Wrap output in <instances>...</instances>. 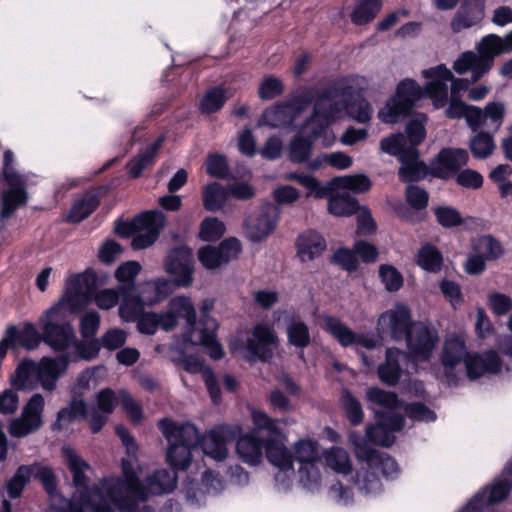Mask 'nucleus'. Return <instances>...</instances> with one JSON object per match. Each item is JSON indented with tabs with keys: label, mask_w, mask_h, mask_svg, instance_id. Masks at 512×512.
<instances>
[{
	"label": "nucleus",
	"mask_w": 512,
	"mask_h": 512,
	"mask_svg": "<svg viewBox=\"0 0 512 512\" xmlns=\"http://www.w3.org/2000/svg\"><path fill=\"white\" fill-rule=\"evenodd\" d=\"M62 454L72 474L73 485L80 491V496L78 501H67L58 512H68L71 506L80 507L82 512H113L101 488L89 486V478L86 475V471L90 469L89 463L69 446L62 448Z\"/></svg>",
	"instance_id": "obj_1"
},
{
	"label": "nucleus",
	"mask_w": 512,
	"mask_h": 512,
	"mask_svg": "<svg viewBox=\"0 0 512 512\" xmlns=\"http://www.w3.org/2000/svg\"><path fill=\"white\" fill-rule=\"evenodd\" d=\"M168 308L176 319H185L186 330L183 333V340L192 346L201 345L207 349L208 355L214 360H220L224 356V350L217 340L216 323L213 329L206 327V322L211 320L208 315L201 319L203 327L196 328V310L189 297L175 296L169 300Z\"/></svg>",
	"instance_id": "obj_2"
},
{
	"label": "nucleus",
	"mask_w": 512,
	"mask_h": 512,
	"mask_svg": "<svg viewBox=\"0 0 512 512\" xmlns=\"http://www.w3.org/2000/svg\"><path fill=\"white\" fill-rule=\"evenodd\" d=\"M429 98L426 88L421 87L414 79L405 78L398 82L395 93L379 110V119L386 124H396L401 119L410 116L416 103Z\"/></svg>",
	"instance_id": "obj_3"
},
{
	"label": "nucleus",
	"mask_w": 512,
	"mask_h": 512,
	"mask_svg": "<svg viewBox=\"0 0 512 512\" xmlns=\"http://www.w3.org/2000/svg\"><path fill=\"white\" fill-rule=\"evenodd\" d=\"M42 341L59 354L67 351L76 342L73 325L66 317V310L60 304H54L40 318Z\"/></svg>",
	"instance_id": "obj_4"
},
{
	"label": "nucleus",
	"mask_w": 512,
	"mask_h": 512,
	"mask_svg": "<svg viewBox=\"0 0 512 512\" xmlns=\"http://www.w3.org/2000/svg\"><path fill=\"white\" fill-rule=\"evenodd\" d=\"M288 179L305 187L317 199L328 198L327 209L331 215L337 217L351 216L360 210L361 205L354 196H351L349 193H337L334 195L329 185H322L312 175L293 172L288 175Z\"/></svg>",
	"instance_id": "obj_5"
},
{
	"label": "nucleus",
	"mask_w": 512,
	"mask_h": 512,
	"mask_svg": "<svg viewBox=\"0 0 512 512\" xmlns=\"http://www.w3.org/2000/svg\"><path fill=\"white\" fill-rule=\"evenodd\" d=\"M353 92V86L343 81H335L328 87L315 92L312 114L308 117V121L313 120H330L335 121L336 116L342 111V100L337 98L349 96Z\"/></svg>",
	"instance_id": "obj_6"
},
{
	"label": "nucleus",
	"mask_w": 512,
	"mask_h": 512,
	"mask_svg": "<svg viewBox=\"0 0 512 512\" xmlns=\"http://www.w3.org/2000/svg\"><path fill=\"white\" fill-rule=\"evenodd\" d=\"M438 330L429 322L416 321L406 338V347L415 361H428L439 343Z\"/></svg>",
	"instance_id": "obj_7"
},
{
	"label": "nucleus",
	"mask_w": 512,
	"mask_h": 512,
	"mask_svg": "<svg viewBox=\"0 0 512 512\" xmlns=\"http://www.w3.org/2000/svg\"><path fill=\"white\" fill-rule=\"evenodd\" d=\"M241 432L239 425H216L201 438L200 447L208 457L223 461L228 456L227 444L234 442Z\"/></svg>",
	"instance_id": "obj_8"
},
{
	"label": "nucleus",
	"mask_w": 512,
	"mask_h": 512,
	"mask_svg": "<svg viewBox=\"0 0 512 512\" xmlns=\"http://www.w3.org/2000/svg\"><path fill=\"white\" fill-rule=\"evenodd\" d=\"M242 252V244L236 237H228L218 245H205L199 248L197 257L207 270H215L236 260Z\"/></svg>",
	"instance_id": "obj_9"
},
{
	"label": "nucleus",
	"mask_w": 512,
	"mask_h": 512,
	"mask_svg": "<svg viewBox=\"0 0 512 512\" xmlns=\"http://www.w3.org/2000/svg\"><path fill=\"white\" fill-rule=\"evenodd\" d=\"M164 268L168 274L175 278L177 287H189L193 282L194 273L192 249L186 245L170 249L164 259Z\"/></svg>",
	"instance_id": "obj_10"
},
{
	"label": "nucleus",
	"mask_w": 512,
	"mask_h": 512,
	"mask_svg": "<svg viewBox=\"0 0 512 512\" xmlns=\"http://www.w3.org/2000/svg\"><path fill=\"white\" fill-rule=\"evenodd\" d=\"M98 277L92 268L84 272L72 275L66 280L64 295L56 304H60L65 310L74 311L85 293L92 295L97 292Z\"/></svg>",
	"instance_id": "obj_11"
},
{
	"label": "nucleus",
	"mask_w": 512,
	"mask_h": 512,
	"mask_svg": "<svg viewBox=\"0 0 512 512\" xmlns=\"http://www.w3.org/2000/svg\"><path fill=\"white\" fill-rule=\"evenodd\" d=\"M512 491V479L499 475L490 486L477 492L466 504L469 512H484L490 505L504 501Z\"/></svg>",
	"instance_id": "obj_12"
},
{
	"label": "nucleus",
	"mask_w": 512,
	"mask_h": 512,
	"mask_svg": "<svg viewBox=\"0 0 512 512\" xmlns=\"http://www.w3.org/2000/svg\"><path fill=\"white\" fill-rule=\"evenodd\" d=\"M380 325H387L390 338L395 342L406 340L412 326L416 321L412 318L411 309L405 305L398 303L393 309L382 313L378 320Z\"/></svg>",
	"instance_id": "obj_13"
},
{
	"label": "nucleus",
	"mask_w": 512,
	"mask_h": 512,
	"mask_svg": "<svg viewBox=\"0 0 512 512\" xmlns=\"http://www.w3.org/2000/svg\"><path fill=\"white\" fill-rule=\"evenodd\" d=\"M468 153L462 148H442L430 163V175L447 180L467 164Z\"/></svg>",
	"instance_id": "obj_14"
},
{
	"label": "nucleus",
	"mask_w": 512,
	"mask_h": 512,
	"mask_svg": "<svg viewBox=\"0 0 512 512\" xmlns=\"http://www.w3.org/2000/svg\"><path fill=\"white\" fill-rule=\"evenodd\" d=\"M469 354L462 336L454 335L446 339L440 359L444 368V376L449 385L457 386L459 384L460 378L455 368L460 362H465V358Z\"/></svg>",
	"instance_id": "obj_15"
},
{
	"label": "nucleus",
	"mask_w": 512,
	"mask_h": 512,
	"mask_svg": "<svg viewBox=\"0 0 512 512\" xmlns=\"http://www.w3.org/2000/svg\"><path fill=\"white\" fill-rule=\"evenodd\" d=\"M5 181L9 189L1 195L0 220L9 219L14 212L28 201L25 183L18 173H5Z\"/></svg>",
	"instance_id": "obj_16"
},
{
	"label": "nucleus",
	"mask_w": 512,
	"mask_h": 512,
	"mask_svg": "<svg viewBox=\"0 0 512 512\" xmlns=\"http://www.w3.org/2000/svg\"><path fill=\"white\" fill-rule=\"evenodd\" d=\"M422 76L430 79L425 84L426 92L432 100L433 106L437 109L442 108L448 101L447 82L453 79L452 72L444 65L439 64L435 67L424 69Z\"/></svg>",
	"instance_id": "obj_17"
},
{
	"label": "nucleus",
	"mask_w": 512,
	"mask_h": 512,
	"mask_svg": "<svg viewBox=\"0 0 512 512\" xmlns=\"http://www.w3.org/2000/svg\"><path fill=\"white\" fill-rule=\"evenodd\" d=\"M253 339H248L246 349L254 360L269 362L273 357L271 345H276L278 336L271 326L266 323H258L252 330Z\"/></svg>",
	"instance_id": "obj_18"
},
{
	"label": "nucleus",
	"mask_w": 512,
	"mask_h": 512,
	"mask_svg": "<svg viewBox=\"0 0 512 512\" xmlns=\"http://www.w3.org/2000/svg\"><path fill=\"white\" fill-rule=\"evenodd\" d=\"M279 218L280 209L276 205L272 203L264 204L255 220L246 223L249 239L253 242L264 241L276 229Z\"/></svg>",
	"instance_id": "obj_19"
},
{
	"label": "nucleus",
	"mask_w": 512,
	"mask_h": 512,
	"mask_svg": "<svg viewBox=\"0 0 512 512\" xmlns=\"http://www.w3.org/2000/svg\"><path fill=\"white\" fill-rule=\"evenodd\" d=\"M70 363L68 353L55 357H43L37 368V378L44 390L53 391L58 379L66 372Z\"/></svg>",
	"instance_id": "obj_20"
},
{
	"label": "nucleus",
	"mask_w": 512,
	"mask_h": 512,
	"mask_svg": "<svg viewBox=\"0 0 512 512\" xmlns=\"http://www.w3.org/2000/svg\"><path fill=\"white\" fill-rule=\"evenodd\" d=\"M485 2L486 0H462L450 22L451 30L460 33L479 24L485 15Z\"/></svg>",
	"instance_id": "obj_21"
},
{
	"label": "nucleus",
	"mask_w": 512,
	"mask_h": 512,
	"mask_svg": "<svg viewBox=\"0 0 512 512\" xmlns=\"http://www.w3.org/2000/svg\"><path fill=\"white\" fill-rule=\"evenodd\" d=\"M464 364L470 380H477L485 374H497L502 367V361L494 350H488L483 354H469Z\"/></svg>",
	"instance_id": "obj_22"
},
{
	"label": "nucleus",
	"mask_w": 512,
	"mask_h": 512,
	"mask_svg": "<svg viewBox=\"0 0 512 512\" xmlns=\"http://www.w3.org/2000/svg\"><path fill=\"white\" fill-rule=\"evenodd\" d=\"M326 248L325 238L314 229L301 232L295 240L296 255L303 263L319 258Z\"/></svg>",
	"instance_id": "obj_23"
},
{
	"label": "nucleus",
	"mask_w": 512,
	"mask_h": 512,
	"mask_svg": "<svg viewBox=\"0 0 512 512\" xmlns=\"http://www.w3.org/2000/svg\"><path fill=\"white\" fill-rule=\"evenodd\" d=\"M325 330L331 334L343 347L353 344L361 345L367 349L375 347V341L363 334H357L342 323L338 318L327 316L324 319Z\"/></svg>",
	"instance_id": "obj_24"
},
{
	"label": "nucleus",
	"mask_w": 512,
	"mask_h": 512,
	"mask_svg": "<svg viewBox=\"0 0 512 512\" xmlns=\"http://www.w3.org/2000/svg\"><path fill=\"white\" fill-rule=\"evenodd\" d=\"M356 456L358 459L366 461L370 467L380 468L386 478H394L398 474L397 461L387 453L363 444L357 446Z\"/></svg>",
	"instance_id": "obj_25"
},
{
	"label": "nucleus",
	"mask_w": 512,
	"mask_h": 512,
	"mask_svg": "<svg viewBox=\"0 0 512 512\" xmlns=\"http://www.w3.org/2000/svg\"><path fill=\"white\" fill-rule=\"evenodd\" d=\"M236 451L239 458L249 465H257L262 460V451L265 449L266 439L257 433L239 434L236 438Z\"/></svg>",
	"instance_id": "obj_26"
},
{
	"label": "nucleus",
	"mask_w": 512,
	"mask_h": 512,
	"mask_svg": "<svg viewBox=\"0 0 512 512\" xmlns=\"http://www.w3.org/2000/svg\"><path fill=\"white\" fill-rule=\"evenodd\" d=\"M287 437L284 433L266 439L265 453L267 460L281 471L293 468L294 456L286 447Z\"/></svg>",
	"instance_id": "obj_27"
},
{
	"label": "nucleus",
	"mask_w": 512,
	"mask_h": 512,
	"mask_svg": "<svg viewBox=\"0 0 512 512\" xmlns=\"http://www.w3.org/2000/svg\"><path fill=\"white\" fill-rule=\"evenodd\" d=\"M100 195L96 189L85 191L74 200L65 216L67 223L77 224L88 218L100 205Z\"/></svg>",
	"instance_id": "obj_28"
},
{
	"label": "nucleus",
	"mask_w": 512,
	"mask_h": 512,
	"mask_svg": "<svg viewBox=\"0 0 512 512\" xmlns=\"http://www.w3.org/2000/svg\"><path fill=\"white\" fill-rule=\"evenodd\" d=\"M403 352L399 348H387L385 361L377 368L379 380L387 386H396L402 376L403 369L400 364Z\"/></svg>",
	"instance_id": "obj_29"
},
{
	"label": "nucleus",
	"mask_w": 512,
	"mask_h": 512,
	"mask_svg": "<svg viewBox=\"0 0 512 512\" xmlns=\"http://www.w3.org/2000/svg\"><path fill=\"white\" fill-rule=\"evenodd\" d=\"M294 458L301 463L300 472H307V479L314 478L319 476V472L317 470L310 471L308 467L313 468V465L320 461L319 449L317 442L311 439H300L295 444V454Z\"/></svg>",
	"instance_id": "obj_30"
},
{
	"label": "nucleus",
	"mask_w": 512,
	"mask_h": 512,
	"mask_svg": "<svg viewBox=\"0 0 512 512\" xmlns=\"http://www.w3.org/2000/svg\"><path fill=\"white\" fill-rule=\"evenodd\" d=\"M164 140V135L159 136L153 143L149 144L142 152L127 163V170L130 178L138 179L142 175L143 170L153 164Z\"/></svg>",
	"instance_id": "obj_31"
},
{
	"label": "nucleus",
	"mask_w": 512,
	"mask_h": 512,
	"mask_svg": "<svg viewBox=\"0 0 512 512\" xmlns=\"http://www.w3.org/2000/svg\"><path fill=\"white\" fill-rule=\"evenodd\" d=\"M358 123H367L372 117V106L360 93L353 92L349 96H342V110Z\"/></svg>",
	"instance_id": "obj_32"
},
{
	"label": "nucleus",
	"mask_w": 512,
	"mask_h": 512,
	"mask_svg": "<svg viewBox=\"0 0 512 512\" xmlns=\"http://www.w3.org/2000/svg\"><path fill=\"white\" fill-rule=\"evenodd\" d=\"M296 117L287 100L279 102L263 111L260 123L272 128H278L290 124Z\"/></svg>",
	"instance_id": "obj_33"
},
{
	"label": "nucleus",
	"mask_w": 512,
	"mask_h": 512,
	"mask_svg": "<svg viewBox=\"0 0 512 512\" xmlns=\"http://www.w3.org/2000/svg\"><path fill=\"white\" fill-rule=\"evenodd\" d=\"M88 417V406L82 398L73 397L68 406L61 408L57 412V419L53 423V430H61L62 423H72L77 418L86 419Z\"/></svg>",
	"instance_id": "obj_34"
},
{
	"label": "nucleus",
	"mask_w": 512,
	"mask_h": 512,
	"mask_svg": "<svg viewBox=\"0 0 512 512\" xmlns=\"http://www.w3.org/2000/svg\"><path fill=\"white\" fill-rule=\"evenodd\" d=\"M286 335L288 344L300 350H304L311 343L308 325L295 316H291L287 321Z\"/></svg>",
	"instance_id": "obj_35"
},
{
	"label": "nucleus",
	"mask_w": 512,
	"mask_h": 512,
	"mask_svg": "<svg viewBox=\"0 0 512 512\" xmlns=\"http://www.w3.org/2000/svg\"><path fill=\"white\" fill-rule=\"evenodd\" d=\"M177 471L173 469L155 470L147 478L150 491L156 495L172 492L177 486Z\"/></svg>",
	"instance_id": "obj_36"
},
{
	"label": "nucleus",
	"mask_w": 512,
	"mask_h": 512,
	"mask_svg": "<svg viewBox=\"0 0 512 512\" xmlns=\"http://www.w3.org/2000/svg\"><path fill=\"white\" fill-rule=\"evenodd\" d=\"M416 264L425 271L438 273L443 266V255L435 245L425 243L416 254Z\"/></svg>",
	"instance_id": "obj_37"
},
{
	"label": "nucleus",
	"mask_w": 512,
	"mask_h": 512,
	"mask_svg": "<svg viewBox=\"0 0 512 512\" xmlns=\"http://www.w3.org/2000/svg\"><path fill=\"white\" fill-rule=\"evenodd\" d=\"M383 6L382 0H358L350 15L351 22L357 26L371 23Z\"/></svg>",
	"instance_id": "obj_38"
},
{
	"label": "nucleus",
	"mask_w": 512,
	"mask_h": 512,
	"mask_svg": "<svg viewBox=\"0 0 512 512\" xmlns=\"http://www.w3.org/2000/svg\"><path fill=\"white\" fill-rule=\"evenodd\" d=\"M340 405L351 426L356 427L363 423L364 412L362 405L347 388H344L341 392Z\"/></svg>",
	"instance_id": "obj_39"
},
{
	"label": "nucleus",
	"mask_w": 512,
	"mask_h": 512,
	"mask_svg": "<svg viewBox=\"0 0 512 512\" xmlns=\"http://www.w3.org/2000/svg\"><path fill=\"white\" fill-rule=\"evenodd\" d=\"M138 232L160 234L166 223V217L160 210H146L135 215Z\"/></svg>",
	"instance_id": "obj_40"
},
{
	"label": "nucleus",
	"mask_w": 512,
	"mask_h": 512,
	"mask_svg": "<svg viewBox=\"0 0 512 512\" xmlns=\"http://www.w3.org/2000/svg\"><path fill=\"white\" fill-rule=\"evenodd\" d=\"M140 271V263L134 260L122 263L115 270L114 276L120 283V293L135 292V279Z\"/></svg>",
	"instance_id": "obj_41"
},
{
	"label": "nucleus",
	"mask_w": 512,
	"mask_h": 512,
	"mask_svg": "<svg viewBox=\"0 0 512 512\" xmlns=\"http://www.w3.org/2000/svg\"><path fill=\"white\" fill-rule=\"evenodd\" d=\"M121 303L119 307V314L122 319L126 321L135 320L140 316L143 305H147V297L143 292L142 295H137L135 292L121 293Z\"/></svg>",
	"instance_id": "obj_42"
},
{
	"label": "nucleus",
	"mask_w": 512,
	"mask_h": 512,
	"mask_svg": "<svg viewBox=\"0 0 512 512\" xmlns=\"http://www.w3.org/2000/svg\"><path fill=\"white\" fill-rule=\"evenodd\" d=\"M496 148L494 136L488 131H477L470 138L469 149L475 159H486L491 156Z\"/></svg>",
	"instance_id": "obj_43"
},
{
	"label": "nucleus",
	"mask_w": 512,
	"mask_h": 512,
	"mask_svg": "<svg viewBox=\"0 0 512 512\" xmlns=\"http://www.w3.org/2000/svg\"><path fill=\"white\" fill-rule=\"evenodd\" d=\"M192 448L181 445L179 443L171 442L168 445L166 453V461L173 470L185 471L192 461Z\"/></svg>",
	"instance_id": "obj_44"
},
{
	"label": "nucleus",
	"mask_w": 512,
	"mask_h": 512,
	"mask_svg": "<svg viewBox=\"0 0 512 512\" xmlns=\"http://www.w3.org/2000/svg\"><path fill=\"white\" fill-rule=\"evenodd\" d=\"M227 196V190L220 183L207 184L202 191L204 209L210 212L218 211L224 205Z\"/></svg>",
	"instance_id": "obj_45"
},
{
	"label": "nucleus",
	"mask_w": 512,
	"mask_h": 512,
	"mask_svg": "<svg viewBox=\"0 0 512 512\" xmlns=\"http://www.w3.org/2000/svg\"><path fill=\"white\" fill-rule=\"evenodd\" d=\"M313 147L311 140L298 132L290 140L288 158L292 163H305L309 160Z\"/></svg>",
	"instance_id": "obj_46"
},
{
	"label": "nucleus",
	"mask_w": 512,
	"mask_h": 512,
	"mask_svg": "<svg viewBox=\"0 0 512 512\" xmlns=\"http://www.w3.org/2000/svg\"><path fill=\"white\" fill-rule=\"evenodd\" d=\"M31 478L36 479L41 484L43 490L49 495L54 496L57 492V477L54 470L47 465L39 462L30 464Z\"/></svg>",
	"instance_id": "obj_47"
},
{
	"label": "nucleus",
	"mask_w": 512,
	"mask_h": 512,
	"mask_svg": "<svg viewBox=\"0 0 512 512\" xmlns=\"http://www.w3.org/2000/svg\"><path fill=\"white\" fill-rule=\"evenodd\" d=\"M436 222L444 229L460 227L464 224V218L460 211L449 205H436L431 208Z\"/></svg>",
	"instance_id": "obj_48"
},
{
	"label": "nucleus",
	"mask_w": 512,
	"mask_h": 512,
	"mask_svg": "<svg viewBox=\"0 0 512 512\" xmlns=\"http://www.w3.org/2000/svg\"><path fill=\"white\" fill-rule=\"evenodd\" d=\"M177 286L175 282V278L173 280L169 279H157L154 281H150L146 283L144 293L151 292L152 296H146L147 297V305H154L162 300H164L166 297H168L170 294L173 293L175 287Z\"/></svg>",
	"instance_id": "obj_49"
},
{
	"label": "nucleus",
	"mask_w": 512,
	"mask_h": 512,
	"mask_svg": "<svg viewBox=\"0 0 512 512\" xmlns=\"http://www.w3.org/2000/svg\"><path fill=\"white\" fill-rule=\"evenodd\" d=\"M31 466L22 464L20 465L14 475L6 483V491L10 499L19 498L25 487L31 480Z\"/></svg>",
	"instance_id": "obj_50"
},
{
	"label": "nucleus",
	"mask_w": 512,
	"mask_h": 512,
	"mask_svg": "<svg viewBox=\"0 0 512 512\" xmlns=\"http://www.w3.org/2000/svg\"><path fill=\"white\" fill-rule=\"evenodd\" d=\"M12 340L16 346H21L26 350L36 349L42 341V333L40 334L31 322H26L22 330H18L13 334Z\"/></svg>",
	"instance_id": "obj_51"
},
{
	"label": "nucleus",
	"mask_w": 512,
	"mask_h": 512,
	"mask_svg": "<svg viewBox=\"0 0 512 512\" xmlns=\"http://www.w3.org/2000/svg\"><path fill=\"white\" fill-rule=\"evenodd\" d=\"M489 44L490 42H488L487 38L484 36L477 47L479 55L477 56L475 54L472 66V69H476L481 72L482 75L489 72L493 66L495 57L500 55L497 50L492 48Z\"/></svg>",
	"instance_id": "obj_52"
},
{
	"label": "nucleus",
	"mask_w": 512,
	"mask_h": 512,
	"mask_svg": "<svg viewBox=\"0 0 512 512\" xmlns=\"http://www.w3.org/2000/svg\"><path fill=\"white\" fill-rule=\"evenodd\" d=\"M123 483L127 486V494H132L142 500L146 499V489L138 478L131 461L123 458L121 461Z\"/></svg>",
	"instance_id": "obj_53"
},
{
	"label": "nucleus",
	"mask_w": 512,
	"mask_h": 512,
	"mask_svg": "<svg viewBox=\"0 0 512 512\" xmlns=\"http://www.w3.org/2000/svg\"><path fill=\"white\" fill-rule=\"evenodd\" d=\"M45 401L44 397L36 393L25 404L22 409L21 417L31 423L37 429H40L43 424V411Z\"/></svg>",
	"instance_id": "obj_54"
},
{
	"label": "nucleus",
	"mask_w": 512,
	"mask_h": 512,
	"mask_svg": "<svg viewBox=\"0 0 512 512\" xmlns=\"http://www.w3.org/2000/svg\"><path fill=\"white\" fill-rule=\"evenodd\" d=\"M253 423L255 429L251 433H257L262 435L265 439H269L273 436L280 435L283 433L282 430L277 426L276 420L268 416L267 413L257 410L252 413Z\"/></svg>",
	"instance_id": "obj_55"
},
{
	"label": "nucleus",
	"mask_w": 512,
	"mask_h": 512,
	"mask_svg": "<svg viewBox=\"0 0 512 512\" xmlns=\"http://www.w3.org/2000/svg\"><path fill=\"white\" fill-rule=\"evenodd\" d=\"M330 263L339 266L343 271L354 273L359 269L360 260L355 251L348 247H339L330 257Z\"/></svg>",
	"instance_id": "obj_56"
},
{
	"label": "nucleus",
	"mask_w": 512,
	"mask_h": 512,
	"mask_svg": "<svg viewBox=\"0 0 512 512\" xmlns=\"http://www.w3.org/2000/svg\"><path fill=\"white\" fill-rule=\"evenodd\" d=\"M430 175V167L422 160L401 165L398 169V178L403 183H413Z\"/></svg>",
	"instance_id": "obj_57"
},
{
	"label": "nucleus",
	"mask_w": 512,
	"mask_h": 512,
	"mask_svg": "<svg viewBox=\"0 0 512 512\" xmlns=\"http://www.w3.org/2000/svg\"><path fill=\"white\" fill-rule=\"evenodd\" d=\"M315 92H317L316 88L303 86L298 88L295 93L287 99L290 108L296 116L312 104L315 99Z\"/></svg>",
	"instance_id": "obj_58"
},
{
	"label": "nucleus",
	"mask_w": 512,
	"mask_h": 512,
	"mask_svg": "<svg viewBox=\"0 0 512 512\" xmlns=\"http://www.w3.org/2000/svg\"><path fill=\"white\" fill-rule=\"evenodd\" d=\"M226 232L225 224L216 217H206L200 224L199 238L206 242H216Z\"/></svg>",
	"instance_id": "obj_59"
},
{
	"label": "nucleus",
	"mask_w": 512,
	"mask_h": 512,
	"mask_svg": "<svg viewBox=\"0 0 512 512\" xmlns=\"http://www.w3.org/2000/svg\"><path fill=\"white\" fill-rule=\"evenodd\" d=\"M206 173L217 179H227L230 175V168L225 155L214 152L208 154L205 160Z\"/></svg>",
	"instance_id": "obj_60"
},
{
	"label": "nucleus",
	"mask_w": 512,
	"mask_h": 512,
	"mask_svg": "<svg viewBox=\"0 0 512 512\" xmlns=\"http://www.w3.org/2000/svg\"><path fill=\"white\" fill-rule=\"evenodd\" d=\"M327 466L338 473L349 474L352 472V464L347 452L339 447H333L325 454Z\"/></svg>",
	"instance_id": "obj_61"
},
{
	"label": "nucleus",
	"mask_w": 512,
	"mask_h": 512,
	"mask_svg": "<svg viewBox=\"0 0 512 512\" xmlns=\"http://www.w3.org/2000/svg\"><path fill=\"white\" fill-rule=\"evenodd\" d=\"M366 397L369 402L389 410H394L399 406V398L395 392L385 391L379 387L368 388Z\"/></svg>",
	"instance_id": "obj_62"
},
{
	"label": "nucleus",
	"mask_w": 512,
	"mask_h": 512,
	"mask_svg": "<svg viewBox=\"0 0 512 512\" xmlns=\"http://www.w3.org/2000/svg\"><path fill=\"white\" fill-rule=\"evenodd\" d=\"M285 87L283 81L273 75L265 76L258 86V97L263 101H268L281 96Z\"/></svg>",
	"instance_id": "obj_63"
},
{
	"label": "nucleus",
	"mask_w": 512,
	"mask_h": 512,
	"mask_svg": "<svg viewBox=\"0 0 512 512\" xmlns=\"http://www.w3.org/2000/svg\"><path fill=\"white\" fill-rule=\"evenodd\" d=\"M226 100L224 90L220 87H214L208 90L202 97L200 110L205 114L215 113L224 106Z\"/></svg>",
	"instance_id": "obj_64"
}]
</instances>
